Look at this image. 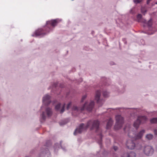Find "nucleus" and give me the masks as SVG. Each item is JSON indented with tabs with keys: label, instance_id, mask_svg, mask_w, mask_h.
<instances>
[{
	"label": "nucleus",
	"instance_id": "f257e3e1",
	"mask_svg": "<svg viewBox=\"0 0 157 157\" xmlns=\"http://www.w3.org/2000/svg\"><path fill=\"white\" fill-rule=\"evenodd\" d=\"M145 132L144 130H142L136 135L132 139L127 140L126 144L127 147L130 150H133L135 148L137 150L142 149V144L143 142L142 138Z\"/></svg>",
	"mask_w": 157,
	"mask_h": 157
},
{
	"label": "nucleus",
	"instance_id": "f03ea898",
	"mask_svg": "<svg viewBox=\"0 0 157 157\" xmlns=\"http://www.w3.org/2000/svg\"><path fill=\"white\" fill-rule=\"evenodd\" d=\"M115 119L116 123L114 127V129L117 130L120 129L124 123L123 118L120 115H117L116 116Z\"/></svg>",
	"mask_w": 157,
	"mask_h": 157
},
{
	"label": "nucleus",
	"instance_id": "7ed1b4c3",
	"mask_svg": "<svg viewBox=\"0 0 157 157\" xmlns=\"http://www.w3.org/2000/svg\"><path fill=\"white\" fill-rule=\"evenodd\" d=\"M90 122H87L86 125H85L83 123L80 124L79 126L76 128L74 132V134L76 135L78 134H80L84 130H86L90 126Z\"/></svg>",
	"mask_w": 157,
	"mask_h": 157
},
{
	"label": "nucleus",
	"instance_id": "20e7f679",
	"mask_svg": "<svg viewBox=\"0 0 157 157\" xmlns=\"http://www.w3.org/2000/svg\"><path fill=\"white\" fill-rule=\"evenodd\" d=\"M60 21H61V20L58 19H56L47 21L46 27L48 29L46 28L45 30V31L48 33L51 30V28H50V26H52L54 27L56 25L57 23Z\"/></svg>",
	"mask_w": 157,
	"mask_h": 157
},
{
	"label": "nucleus",
	"instance_id": "39448f33",
	"mask_svg": "<svg viewBox=\"0 0 157 157\" xmlns=\"http://www.w3.org/2000/svg\"><path fill=\"white\" fill-rule=\"evenodd\" d=\"M143 153L146 155L150 156L154 153V150L153 147L149 145L144 146L143 149Z\"/></svg>",
	"mask_w": 157,
	"mask_h": 157
},
{
	"label": "nucleus",
	"instance_id": "423d86ee",
	"mask_svg": "<svg viewBox=\"0 0 157 157\" xmlns=\"http://www.w3.org/2000/svg\"><path fill=\"white\" fill-rule=\"evenodd\" d=\"M88 122H90V130L95 129L97 132L99 127V122L98 120L91 121Z\"/></svg>",
	"mask_w": 157,
	"mask_h": 157
},
{
	"label": "nucleus",
	"instance_id": "0eeeda50",
	"mask_svg": "<svg viewBox=\"0 0 157 157\" xmlns=\"http://www.w3.org/2000/svg\"><path fill=\"white\" fill-rule=\"evenodd\" d=\"M101 96V91L100 90L97 91L95 93V100L97 103L101 106L104 103V101L103 100L100 99Z\"/></svg>",
	"mask_w": 157,
	"mask_h": 157
},
{
	"label": "nucleus",
	"instance_id": "6e6552de",
	"mask_svg": "<svg viewBox=\"0 0 157 157\" xmlns=\"http://www.w3.org/2000/svg\"><path fill=\"white\" fill-rule=\"evenodd\" d=\"M50 96L48 94H46L43 98V102L46 105L48 106L51 102L50 100Z\"/></svg>",
	"mask_w": 157,
	"mask_h": 157
},
{
	"label": "nucleus",
	"instance_id": "1a4fd4ad",
	"mask_svg": "<svg viewBox=\"0 0 157 157\" xmlns=\"http://www.w3.org/2000/svg\"><path fill=\"white\" fill-rule=\"evenodd\" d=\"M43 31L44 30L42 29H39L35 31L34 34L32 36H43L46 34L45 33L43 32Z\"/></svg>",
	"mask_w": 157,
	"mask_h": 157
},
{
	"label": "nucleus",
	"instance_id": "9d476101",
	"mask_svg": "<svg viewBox=\"0 0 157 157\" xmlns=\"http://www.w3.org/2000/svg\"><path fill=\"white\" fill-rule=\"evenodd\" d=\"M86 103V104L85 106V109L86 108L88 111L90 112L91 111L94 105V102L93 101H91L89 104H87V102H85L84 105Z\"/></svg>",
	"mask_w": 157,
	"mask_h": 157
},
{
	"label": "nucleus",
	"instance_id": "9b49d317",
	"mask_svg": "<svg viewBox=\"0 0 157 157\" xmlns=\"http://www.w3.org/2000/svg\"><path fill=\"white\" fill-rule=\"evenodd\" d=\"M136 153L133 151H130L124 153L121 157H136Z\"/></svg>",
	"mask_w": 157,
	"mask_h": 157
},
{
	"label": "nucleus",
	"instance_id": "f8f14e48",
	"mask_svg": "<svg viewBox=\"0 0 157 157\" xmlns=\"http://www.w3.org/2000/svg\"><path fill=\"white\" fill-rule=\"evenodd\" d=\"M86 103L85 105H83L81 107H78L76 106H74L72 108V110L73 111H76L78 112H82L85 109V106L86 105Z\"/></svg>",
	"mask_w": 157,
	"mask_h": 157
},
{
	"label": "nucleus",
	"instance_id": "ddd939ff",
	"mask_svg": "<svg viewBox=\"0 0 157 157\" xmlns=\"http://www.w3.org/2000/svg\"><path fill=\"white\" fill-rule=\"evenodd\" d=\"M144 23L146 24L148 27L149 30H151V26L152 25V20L151 18L147 22L145 20H144Z\"/></svg>",
	"mask_w": 157,
	"mask_h": 157
},
{
	"label": "nucleus",
	"instance_id": "4468645a",
	"mask_svg": "<svg viewBox=\"0 0 157 157\" xmlns=\"http://www.w3.org/2000/svg\"><path fill=\"white\" fill-rule=\"evenodd\" d=\"M113 124V121L112 119L110 118L108 121L106 125V128L109 129Z\"/></svg>",
	"mask_w": 157,
	"mask_h": 157
},
{
	"label": "nucleus",
	"instance_id": "2eb2a0df",
	"mask_svg": "<svg viewBox=\"0 0 157 157\" xmlns=\"http://www.w3.org/2000/svg\"><path fill=\"white\" fill-rule=\"evenodd\" d=\"M138 119L140 120V123H144L147 119V118L145 116H142L138 117Z\"/></svg>",
	"mask_w": 157,
	"mask_h": 157
},
{
	"label": "nucleus",
	"instance_id": "dca6fc26",
	"mask_svg": "<svg viewBox=\"0 0 157 157\" xmlns=\"http://www.w3.org/2000/svg\"><path fill=\"white\" fill-rule=\"evenodd\" d=\"M47 114L48 117H50L52 115V109L49 107H48L46 109Z\"/></svg>",
	"mask_w": 157,
	"mask_h": 157
},
{
	"label": "nucleus",
	"instance_id": "f3484780",
	"mask_svg": "<svg viewBox=\"0 0 157 157\" xmlns=\"http://www.w3.org/2000/svg\"><path fill=\"white\" fill-rule=\"evenodd\" d=\"M140 121V120L137 118L134 123V126L136 128V129L139 127V125L141 123Z\"/></svg>",
	"mask_w": 157,
	"mask_h": 157
},
{
	"label": "nucleus",
	"instance_id": "a211bd4d",
	"mask_svg": "<svg viewBox=\"0 0 157 157\" xmlns=\"http://www.w3.org/2000/svg\"><path fill=\"white\" fill-rule=\"evenodd\" d=\"M137 21L139 22H144V19H143L142 18V15L140 14H138L137 16Z\"/></svg>",
	"mask_w": 157,
	"mask_h": 157
},
{
	"label": "nucleus",
	"instance_id": "6ab92c4d",
	"mask_svg": "<svg viewBox=\"0 0 157 157\" xmlns=\"http://www.w3.org/2000/svg\"><path fill=\"white\" fill-rule=\"evenodd\" d=\"M68 122L67 119H65L59 122V124L60 125H63L66 124Z\"/></svg>",
	"mask_w": 157,
	"mask_h": 157
},
{
	"label": "nucleus",
	"instance_id": "aec40b11",
	"mask_svg": "<svg viewBox=\"0 0 157 157\" xmlns=\"http://www.w3.org/2000/svg\"><path fill=\"white\" fill-rule=\"evenodd\" d=\"M150 122L152 124L157 123V117L151 119L150 120Z\"/></svg>",
	"mask_w": 157,
	"mask_h": 157
},
{
	"label": "nucleus",
	"instance_id": "412c9836",
	"mask_svg": "<svg viewBox=\"0 0 157 157\" xmlns=\"http://www.w3.org/2000/svg\"><path fill=\"white\" fill-rule=\"evenodd\" d=\"M153 136L152 135L149 134L147 135L146 137L148 140H151L153 138Z\"/></svg>",
	"mask_w": 157,
	"mask_h": 157
},
{
	"label": "nucleus",
	"instance_id": "4be33fe9",
	"mask_svg": "<svg viewBox=\"0 0 157 157\" xmlns=\"http://www.w3.org/2000/svg\"><path fill=\"white\" fill-rule=\"evenodd\" d=\"M41 151L44 154H46L47 153H48V152L49 150L47 148H45L44 149V148H43V149H41Z\"/></svg>",
	"mask_w": 157,
	"mask_h": 157
},
{
	"label": "nucleus",
	"instance_id": "5701e85b",
	"mask_svg": "<svg viewBox=\"0 0 157 157\" xmlns=\"http://www.w3.org/2000/svg\"><path fill=\"white\" fill-rule=\"evenodd\" d=\"M103 95L104 97H107L109 96V93L106 91H104L103 93Z\"/></svg>",
	"mask_w": 157,
	"mask_h": 157
},
{
	"label": "nucleus",
	"instance_id": "b1692460",
	"mask_svg": "<svg viewBox=\"0 0 157 157\" xmlns=\"http://www.w3.org/2000/svg\"><path fill=\"white\" fill-rule=\"evenodd\" d=\"M61 104L60 103H58L57 105L55 106V109L57 110H58L59 109L60 107Z\"/></svg>",
	"mask_w": 157,
	"mask_h": 157
},
{
	"label": "nucleus",
	"instance_id": "393cba45",
	"mask_svg": "<svg viewBox=\"0 0 157 157\" xmlns=\"http://www.w3.org/2000/svg\"><path fill=\"white\" fill-rule=\"evenodd\" d=\"M45 113L44 112H43L42 114L41 115V117L42 119L43 120H45L46 119V117L45 115Z\"/></svg>",
	"mask_w": 157,
	"mask_h": 157
},
{
	"label": "nucleus",
	"instance_id": "a878e982",
	"mask_svg": "<svg viewBox=\"0 0 157 157\" xmlns=\"http://www.w3.org/2000/svg\"><path fill=\"white\" fill-rule=\"evenodd\" d=\"M65 104H64L63 105V107H62V109L60 110V113H63L64 112V108H65Z\"/></svg>",
	"mask_w": 157,
	"mask_h": 157
},
{
	"label": "nucleus",
	"instance_id": "bb28decb",
	"mask_svg": "<svg viewBox=\"0 0 157 157\" xmlns=\"http://www.w3.org/2000/svg\"><path fill=\"white\" fill-rule=\"evenodd\" d=\"M133 2L136 4L140 3L142 1L141 0H133Z\"/></svg>",
	"mask_w": 157,
	"mask_h": 157
},
{
	"label": "nucleus",
	"instance_id": "cd10ccee",
	"mask_svg": "<svg viewBox=\"0 0 157 157\" xmlns=\"http://www.w3.org/2000/svg\"><path fill=\"white\" fill-rule=\"evenodd\" d=\"M141 12L142 13L144 14H145V13L146 12H147V10H145L144 8H141Z\"/></svg>",
	"mask_w": 157,
	"mask_h": 157
},
{
	"label": "nucleus",
	"instance_id": "c85d7f7f",
	"mask_svg": "<svg viewBox=\"0 0 157 157\" xmlns=\"http://www.w3.org/2000/svg\"><path fill=\"white\" fill-rule=\"evenodd\" d=\"M86 95H85L83 96L82 97V100H81L82 102L84 101V100L85 99V98H86Z\"/></svg>",
	"mask_w": 157,
	"mask_h": 157
},
{
	"label": "nucleus",
	"instance_id": "c756f323",
	"mask_svg": "<svg viewBox=\"0 0 157 157\" xmlns=\"http://www.w3.org/2000/svg\"><path fill=\"white\" fill-rule=\"evenodd\" d=\"M71 105V102L69 103L68 104L67 106V109H69L70 107V106Z\"/></svg>",
	"mask_w": 157,
	"mask_h": 157
},
{
	"label": "nucleus",
	"instance_id": "7c9ffc66",
	"mask_svg": "<svg viewBox=\"0 0 157 157\" xmlns=\"http://www.w3.org/2000/svg\"><path fill=\"white\" fill-rule=\"evenodd\" d=\"M113 149L115 151H116L117 150L118 148L117 146H114L113 147Z\"/></svg>",
	"mask_w": 157,
	"mask_h": 157
},
{
	"label": "nucleus",
	"instance_id": "2f4dec72",
	"mask_svg": "<svg viewBox=\"0 0 157 157\" xmlns=\"http://www.w3.org/2000/svg\"><path fill=\"white\" fill-rule=\"evenodd\" d=\"M154 132L155 135H157V130L155 129L154 130Z\"/></svg>",
	"mask_w": 157,
	"mask_h": 157
},
{
	"label": "nucleus",
	"instance_id": "473e14b6",
	"mask_svg": "<svg viewBox=\"0 0 157 157\" xmlns=\"http://www.w3.org/2000/svg\"><path fill=\"white\" fill-rule=\"evenodd\" d=\"M110 64L111 65H114L115 64H114V62H110Z\"/></svg>",
	"mask_w": 157,
	"mask_h": 157
},
{
	"label": "nucleus",
	"instance_id": "72a5a7b5",
	"mask_svg": "<svg viewBox=\"0 0 157 157\" xmlns=\"http://www.w3.org/2000/svg\"><path fill=\"white\" fill-rule=\"evenodd\" d=\"M100 138L101 140L102 137H101V134H100Z\"/></svg>",
	"mask_w": 157,
	"mask_h": 157
},
{
	"label": "nucleus",
	"instance_id": "f704fd0d",
	"mask_svg": "<svg viewBox=\"0 0 157 157\" xmlns=\"http://www.w3.org/2000/svg\"><path fill=\"white\" fill-rule=\"evenodd\" d=\"M99 144H101V141H100V142H99Z\"/></svg>",
	"mask_w": 157,
	"mask_h": 157
},
{
	"label": "nucleus",
	"instance_id": "c9c22d12",
	"mask_svg": "<svg viewBox=\"0 0 157 157\" xmlns=\"http://www.w3.org/2000/svg\"><path fill=\"white\" fill-rule=\"evenodd\" d=\"M155 4H157V2H156V3H155Z\"/></svg>",
	"mask_w": 157,
	"mask_h": 157
}]
</instances>
